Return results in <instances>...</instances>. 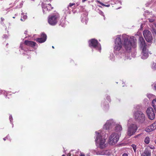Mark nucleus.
I'll return each instance as SVG.
<instances>
[{
  "label": "nucleus",
  "instance_id": "20e7f679",
  "mask_svg": "<svg viewBox=\"0 0 156 156\" xmlns=\"http://www.w3.org/2000/svg\"><path fill=\"white\" fill-rule=\"evenodd\" d=\"M59 17V15L58 13L49 16L48 18V23L52 26L55 25L57 23Z\"/></svg>",
  "mask_w": 156,
  "mask_h": 156
},
{
  "label": "nucleus",
  "instance_id": "ddd939ff",
  "mask_svg": "<svg viewBox=\"0 0 156 156\" xmlns=\"http://www.w3.org/2000/svg\"><path fill=\"white\" fill-rule=\"evenodd\" d=\"M156 129V122L153 123L150 126H147L145 129V130L147 132H152Z\"/></svg>",
  "mask_w": 156,
  "mask_h": 156
},
{
  "label": "nucleus",
  "instance_id": "7c9ffc66",
  "mask_svg": "<svg viewBox=\"0 0 156 156\" xmlns=\"http://www.w3.org/2000/svg\"><path fill=\"white\" fill-rule=\"evenodd\" d=\"M148 147H149L151 149H155L153 145H150Z\"/></svg>",
  "mask_w": 156,
  "mask_h": 156
},
{
  "label": "nucleus",
  "instance_id": "f3484780",
  "mask_svg": "<svg viewBox=\"0 0 156 156\" xmlns=\"http://www.w3.org/2000/svg\"><path fill=\"white\" fill-rule=\"evenodd\" d=\"M139 43L140 44V46L141 48H147L144 40L142 37H140L139 39Z\"/></svg>",
  "mask_w": 156,
  "mask_h": 156
},
{
  "label": "nucleus",
  "instance_id": "a211bd4d",
  "mask_svg": "<svg viewBox=\"0 0 156 156\" xmlns=\"http://www.w3.org/2000/svg\"><path fill=\"white\" fill-rule=\"evenodd\" d=\"M122 126L119 124H116L115 126V130L116 132H120L122 130Z\"/></svg>",
  "mask_w": 156,
  "mask_h": 156
},
{
  "label": "nucleus",
  "instance_id": "c9c22d12",
  "mask_svg": "<svg viewBox=\"0 0 156 156\" xmlns=\"http://www.w3.org/2000/svg\"><path fill=\"white\" fill-rule=\"evenodd\" d=\"M9 119L11 122H12V120L13 119L12 118V116L11 115L9 116Z\"/></svg>",
  "mask_w": 156,
  "mask_h": 156
},
{
  "label": "nucleus",
  "instance_id": "49530a36",
  "mask_svg": "<svg viewBox=\"0 0 156 156\" xmlns=\"http://www.w3.org/2000/svg\"><path fill=\"white\" fill-rule=\"evenodd\" d=\"M154 142L155 143V144H156V140L154 141Z\"/></svg>",
  "mask_w": 156,
  "mask_h": 156
},
{
  "label": "nucleus",
  "instance_id": "37998d69",
  "mask_svg": "<svg viewBox=\"0 0 156 156\" xmlns=\"http://www.w3.org/2000/svg\"><path fill=\"white\" fill-rule=\"evenodd\" d=\"M106 107H107V108H108V104H107L106 105Z\"/></svg>",
  "mask_w": 156,
  "mask_h": 156
},
{
  "label": "nucleus",
  "instance_id": "f257e3e1",
  "mask_svg": "<svg viewBox=\"0 0 156 156\" xmlns=\"http://www.w3.org/2000/svg\"><path fill=\"white\" fill-rule=\"evenodd\" d=\"M136 41L133 37L126 34L118 35L114 41V50L115 51H120L122 49L124 52L128 53L131 51L132 47L136 46Z\"/></svg>",
  "mask_w": 156,
  "mask_h": 156
},
{
  "label": "nucleus",
  "instance_id": "e433bc0d",
  "mask_svg": "<svg viewBox=\"0 0 156 156\" xmlns=\"http://www.w3.org/2000/svg\"><path fill=\"white\" fill-rule=\"evenodd\" d=\"M9 136L8 135L7 136L5 137V138H3V140H6V139H8L9 138Z\"/></svg>",
  "mask_w": 156,
  "mask_h": 156
},
{
  "label": "nucleus",
  "instance_id": "a878e982",
  "mask_svg": "<svg viewBox=\"0 0 156 156\" xmlns=\"http://www.w3.org/2000/svg\"><path fill=\"white\" fill-rule=\"evenodd\" d=\"M96 153L98 155H103V150H102L98 151Z\"/></svg>",
  "mask_w": 156,
  "mask_h": 156
},
{
  "label": "nucleus",
  "instance_id": "09e8293b",
  "mask_svg": "<svg viewBox=\"0 0 156 156\" xmlns=\"http://www.w3.org/2000/svg\"><path fill=\"white\" fill-rule=\"evenodd\" d=\"M13 18H15V17H12Z\"/></svg>",
  "mask_w": 156,
  "mask_h": 156
},
{
  "label": "nucleus",
  "instance_id": "f03ea898",
  "mask_svg": "<svg viewBox=\"0 0 156 156\" xmlns=\"http://www.w3.org/2000/svg\"><path fill=\"white\" fill-rule=\"evenodd\" d=\"M95 141L96 145H98L99 147L100 148H104L106 147V140L104 138H103L102 136V133L101 132H95Z\"/></svg>",
  "mask_w": 156,
  "mask_h": 156
},
{
  "label": "nucleus",
  "instance_id": "393cba45",
  "mask_svg": "<svg viewBox=\"0 0 156 156\" xmlns=\"http://www.w3.org/2000/svg\"><path fill=\"white\" fill-rule=\"evenodd\" d=\"M150 141V138L148 136L146 137L144 140V142L145 143L147 144H148Z\"/></svg>",
  "mask_w": 156,
  "mask_h": 156
},
{
  "label": "nucleus",
  "instance_id": "de8ad7c7",
  "mask_svg": "<svg viewBox=\"0 0 156 156\" xmlns=\"http://www.w3.org/2000/svg\"><path fill=\"white\" fill-rule=\"evenodd\" d=\"M62 156H65L64 155H62Z\"/></svg>",
  "mask_w": 156,
  "mask_h": 156
},
{
  "label": "nucleus",
  "instance_id": "dca6fc26",
  "mask_svg": "<svg viewBox=\"0 0 156 156\" xmlns=\"http://www.w3.org/2000/svg\"><path fill=\"white\" fill-rule=\"evenodd\" d=\"M141 156H151V151L150 149L147 147H146L144 152L141 154Z\"/></svg>",
  "mask_w": 156,
  "mask_h": 156
},
{
  "label": "nucleus",
  "instance_id": "473e14b6",
  "mask_svg": "<svg viewBox=\"0 0 156 156\" xmlns=\"http://www.w3.org/2000/svg\"><path fill=\"white\" fill-rule=\"evenodd\" d=\"M75 5V3H70L69 4V5L68 6H69V7H71V6H72L73 5Z\"/></svg>",
  "mask_w": 156,
  "mask_h": 156
},
{
  "label": "nucleus",
  "instance_id": "1a4fd4ad",
  "mask_svg": "<svg viewBox=\"0 0 156 156\" xmlns=\"http://www.w3.org/2000/svg\"><path fill=\"white\" fill-rule=\"evenodd\" d=\"M146 113L148 118L153 120L155 117V114L153 108L151 107L148 108L146 111Z\"/></svg>",
  "mask_w": 156,
  "mask_h": 156
},
{
  "label": "nucleus",
  "instance_id": "b1692460",
  "mask_svg": "<svg viewBox=\"0 0 156 156\" xmlns=\"http://www.w3.org/2000/svg\"><path fill=\"white\" fill-rule=\"evenodd\" d=\"M103 155H109L110 154V152L109 150H103Z\"/></svg>",
  "mask_w": 156,
  "mask_h": 156
},
{
  "label": "nucleus",
  "instance_id": "a19ab883",
  "mask_svg": "<svg viewBox=\"0 0 156 156\" xmlns=\"http://www.w3.org/2000/svg\"><path fill=\"white\" fill-rule=\"evenodd\" d=\"M67 156H71V154L70 153L68 154H67Z\"/></svg>",
  "mask_w": 156,
  "mask_h": 156
},
{
  "label": "nucleus",
  "instance_id": "4c0bfd02",
  "mask_svg": "<svg viewBox=\"0 0 156 156\" xmlns=\"http://www.w3.org/2000/svg\"><path fill=\"white\" fill-rule=\"evenodd\" d=\"M122 156H128V155L126 153H124L122 154Z\"/></svg>",
  "mask_w": 156,
  "mask_h": 156
},
{
  "label": "nucleus",
  "instance_id": "39448f33",
  "mask_svg": "<svg viewBox=\"0 0 156 156\" xmlns=\"http://www.w3.org/2000/svg\"><path fill=\"white\" fill-rule=\"evenodd\" d=\"M120 133H113L109 136V140L108 141L109 144L111 145H114L118 141Z\"/></svg>",
  "mask_w": 156,
  "mask_h": 156
},
{
  "label": "nucleus",
  "instance_id": "c03bdc74",
  "mask_svg": "<svg viewBox=\"0 0 156 156\" xmlns=\"http://www.w3.org/2000/svg\"><path fill=\"white\" fill-rule=\"evenodd\" d=\"M128 56H127V58H126V57L125 59H126V58L128 59Z\"/></svg>",
  "mask_w": 156,
  "mask_h": 156
},
{
  "label": "nucleus",
  "instance_id": "3c124183",
  "mask_svg": "<svg viewBox=\"0 0 156 156\" xmlns=\"http://www.w3.org/2000/svg\"><path fill=\"white\" fill-rule=\"evenodd\" d=\"M26 31H25V32L24 33V34L26 33Z\"/></svg>",
  "mask_w": 156,
  "mask_h": 156
},
{
  "label": "nucleus",
  "instance_id": "aec40b11",
  "mask_svg": "<svg viewBox=\"0 0 156 156\" xmlns=\"http://www.w3.org/2000/svg\"><path fill=\"white\" fill-rule=\"evenodd\" d=\"M87 17L86 15H85H85L83 14V15H82L81 16V20L83 23H84L85 22V23H86L87 21Z\"/></svg>",
  "mask_w": 156,
  "mask_h": 156
},
{
  "label": "nucleus",
  "instance_id": "4be33fe9",
  "mask_svg": "<svg viewBox=\"0 0 156 156\" xmlns=\"http://www.w3.org/2000/svg\"><path fill=\"white\" fill-rule=\"evenodd\" d=\"M152 105L156 112V99H154L152 101Z\"/></svg>",
  "mask_w": 156,
  "mask_h": 156
},
{
  "label": "nucleus",
  "instance_id": "0eeeda50",
  "mask_svg": "<svg viewBox=\"0 0 156 156\" xmlns=\"http://www.w3.org/2000/svg\"><path fill=\"white\" fill-rule=\"evenodd\" d=\"M89 46L98 50L100 52L101 49V46L97 40L94 39H92L89 41Z\"/></svg>",
  "mask_w": 156,
  "mask_h": 156
},
{
  "label": "nucleus",
  "instance_id": "f704fd0d",
  "mask_svg": "<svg viewBox=\"0 0 156 156\" xmlns=\"http://www.w3.org/2000/svg\"><path fill=\"white\" fill-rule=\"evenodd\" d=\"M97 2H98V3H99L101 5H102L103 6H105V5L102 2H100V1H97Z\"/></svg>",
  "mask_w": 156,
  "mask_h": 156
},
{
  "label": "nucleus",
  "instance_id": "a18cd8bd",
  "mask_svg": "<svg viewBox=\"0 0 156 156\" xmlns=\"http://www.w3.org/2000/svg\"><path fill=\"white\" fill-rule=\"evenodd\" d=\"M52 48H54V47L53 46H52Z\"/></svg>",
  "mask_w": 156,
  "mask_h": 156
},
{
  "label": "nucleus",
  "instance_id": "8fccbe9b",
  "mask_svg": "<svg viewBox=\"0 0 156 156\" xmlns=\"http://www.w3.org/2000/svg\"><path fill=\"white\" fill-rule=\"evenodd\" d=\"M26 31H25V32L24 33V34L26 33Z\"/></svg>",
  "mask_w": 156,
  "mask_h": 156
},
{
  "label": "nucleus",
  "instance_id": "423d86ee",
  "mask_svg": "<svg viewBox=\"0 0 156 156\" xmlns=\"http://www.w3.org/2000/svg\"><path fill=\"white\" fill-rule=\"evenodd\" d=\"M138 127L135 124H132L129 125L127 129L126 135L127 136L130 137L134 135L136 132Z\"/></svg>",
  "mask_w": 156,
  "mask_h": 156
},
{
  "label": "nucleus",
  "instance_id": "9b49d317",
  "mask_svg": "<svg viewBox=\"0 0 156 156\" xmlns=\"http://www.w3.org/2000/svg\"><path fill=\"white\" fill-rule=\"evenodd\" d=\"M114 124V122L112 120H108L107 121L106 123L104 125L103 128L105 129H109V128L112 127Z\"/></svg>",
  "mask_w": 156,
  "mask_h": 156
},
{
  "label": "nucleus",
  "instance_id": "cd10ccee",
  "mask_svg": "<svg viewBox=\"0 0 156 156\" xmlns=\"http://www.w3.org/2000/svg\"><path fill=\"white\" fill-rule=\"evenodd\" d=\"M23 5V2H22L20 3L19 5H17V6L16 7V8H20Z\"/></svg>",
  "mask_w": 156,
  "mask_h": 156
},
{
  "label": "nucleus",
  "instance_id": "bb28decb",
  "mask_svg": "<svg viewBox=\"0 0 156 156\" xmlns=\"http://www.w3.org/2000/svg\"><path fill=\"white\" fill-rule=\"evenodd\" d=\"M147 96L149 99L154 98H155V96L151 94H147Z\"/></svg>",
  "mask_w": 156,
  "mask_h": 156
},
{
  "label": "nucleus",
  "instance_id": "6ab92c4d",
  "mask_svg": "<svg viewBox=\"0 0 156 156\" xmlns=\"http://www.w3.org/2000/svg\"><path fill=\"white\" fill-rule=\"evenodd\" d=\"M152 32L154 36H156V23H154L152 27Z\"/></svg>",
  "mask_w": 156,
  "mask_h": 156
},
{
  "label": "nucleus",
  "instance_id": "ea45409f",
  "mask_svg": "<svg viewBox=\"0 0 156 156\" xmlns=\"http://www.w3.org/2000/svg\"><path fill=\"white\" fill-rule=\"evenodd\" d=\"M1 20H2V21H4V19H3V18H1Z\"/></svg>",
  "mask_w": 156,
  "mask_h": 156
},
{
  "label": "nucleus",
  "instance_id": "4468645a",
  "mask_svg": "<svg viewBox=\"0 0 156 156\" xmlns=\"http://www.w3.org/2000/svg\"><path fill=\"white\" fill-rule=\"evenodd\" d=\"M43 9V11L44 13H46V11H49L53 9V7L51 6V5L50 4L45 5L43 4L42 5Z\"/></svg>",
  "mask_w": 156,
  "mask_h": 156
},
{
  "label": "nucleus",
  "instance_id": "2f4dec72",
  "mask_svg": "<svg viewBox=\"0 0 156 156\" xmlns=\"http://www.w3.org/2000/svg\"><path fill=\"white\" fill-rule=\"evenodd\" d=\"M148 20L151 23L153 22L154 21V20L153 19L149 18Z\"/></svg>",
  "mask_w": 156,
  "mask_h": 156
},
{
  "label": "nucleus",
  "instance_id": "c85d7f7f",
  "mask_svg": "<svg viewBox=\"0 0 156 156\" xmlns=\"http://www.w3.org/2000/svg\"><path fill=\"white\" fill-rule=\"evenodd\" d=\"M98 12L100 15L103 16L104 17V19H105V16L104 15V13L102 11H101V10H99V9H98Z\"/></svg>",
  "mask_w": 156,
  "mask_h": 156
},
{
  "label": "nucleus",
  "instance_id": "6e6552de",
  "mask_svg": "<svg viewBox=\"0 0 156 156\" xmlns=\"http://www.w3.org/2000/svg\"><path fill=\"white\" fill-rule=\"evenodd\" d=\"M143 35L146 40L148 42H152V37L151 32L148 30H145L143 32Z\"/></svg>",
  "mask_w": 156,
  "mask_h": 156
},
{
  "label": "nucleus",
  "instance_id": "72a5a7b5",
  "mask_svg": "<svg viewBox=\"0 0 156 156\" xmlns=\"http://www.w3.org/2000/svg\"><path fill=\"white\" fill-rule=\"evenodd\" d=\"M152 86L153 87L154 89L156 90V83H154L152 85Z\"/></svg>",
  "mask_w": 156,
  "mask_h": 156
},
{
  "label": "nucleus",
  "instance_id": "79ce46f5",
  "mask_svg": "<svg viewBox=\"0 0 156 156\" xmlns=\"http://www.w3.org/2000/svg\"><path fill=\"white\" fill-rule=\"evenodd\" d=\"M80 156H85V155L83 154H81Z\"/></svg>",
  "mask_w": 156,
  "mask_h": 156
},
{
  "label": "nucleus",
  "instance_id": "58836bf2",
  "mask_svg": "<svg viewBox=\"0 0 156 156\" xmlns=\"http://www.w3.org/2000/svg\"><path fill=\"white\" fill-rule=\"evenodd\" d=\"M105 6H106L107 7H109V6H110V5H105Z\"/></svg>",
  "mask_w": 156,
  "mask_h": 156
},
{
  "label": "nucleus",
  "instance_id": "f8f14e48",
  "mask_svg": "<svg viewBox=\"0 0 156 156\" xmlns=\"http://www.w3.org/2000/svg\"><path fill=\"white\" fill-rule=\"evenodd\" d=\"M142 50L141 53V58L143 59H145L148 56V50L147 48H141Z\"/></svg>",
  "mask_w": 156,
  "mask_h": 156
},
{
  "label": "nucleus",
  "instance_id": "c756f323",
  "mask_svg": "<svg viewBox=\"0 0 156 156\" xmlns=\"http://www.w3.org/2000/svg\"><path fill=\"white\" fill-rule=\"evenodd\" d=\"M132 147L134 152H135L136 150V146L135 145L133 144L132 145Z\"/></svg>",
  "mask_w": 156,
  "mask_h": 156
},
{
  "label": "nucleus",
  "instance_id": "603ef678",
  "mask_svg": "<svg viewBox=\"0 0 156 156\" xmlns=\"http://www.w3.org/2000/svg\"><path fill=\"white\" fill-rule=\"evenodd\" d=\"M108 99L109 98V97H108Z\"/></svg>",
  "mask_w": 156,
  "mask_h": 156
},
{
  "label": "nucleus",
  "instance_id": "2eb2a0df",
  "mask_svg": "<svg viewBox=\"0 0 156 156\" xmlns=\"http://www.w3.org/2000/svg\"><path fill=\"white\" fill-rule=\"evenodd\" d=\"M41 37L36 39V41L37 42L42 43L44 42L46 40L47 36L46 34L42 33L41 34Z\"/></svg>",
  "mask_w": 156,
  "mask_h": 156
},
{
  "label": "nucleus",
  "instance_id": "412c9836",
  "mask_svg": "<svg viewBox=\"0 0 156 156\" xmlns=\"http://www.w3.org/2000/svg\"><path fill=\"white\" fill-rule=\"evenodd\" d=\"M63 12L64 13V14H70V10L69 9V6H68L64 10H63Z\"/></svg>",
  "mask_w": 156,
  "mask_h": 156
},
{
  "label": "nucleus",
  "instance_id": "5701e85b",
  "mask_svg": "<svg viewBox=\"0 0 156 156\" xmlns=\"http://www.w3.org/2000/svg\"><path fill=\"white\" fill-rule=\"evenodd\" d=\"M21 20L22 21H24L27 18V16L26 15H24V13L22 12L21 14Z\"/></svg>",
  "mask_w": 156,
  "mask_h": 156
},
{
  "label": "nucleus",
  "instance_id": "9d476101",
  "mask_svg": "<svg viewBox=\"0 0 156 156\" xmlns=\"http://www.w3.org/2000/svg\"><path fill=\"white\" fill-rule=\"evenodd\" d=\"M24 44L27 46L34 47L35 46L36 43L33 41L26 40L24 42V44H23L22 43L20 44V48L22 50H23V47Z\"/></svg>",
  "mask_w": 156,
  "mask_h": 156
},
{
  "label": "nucleus",
  "instance_id": "7ed1b4c3",
  "mask_svg": "<svg viewBox=\"0 0 156 156\" xmlns=\"http://www.w3.org/2000/svg\"><path fill=\"white\" fill-rule=\"evenodd\" d=\"M140 107V105H137L136 107V110L133 112V117L135 120L139 123H142L145 120V118L144 114L141 111L138 110Z\"/></svg>",
  "mask_w": 156,
  "mask_h": 156
}]
</instances>
